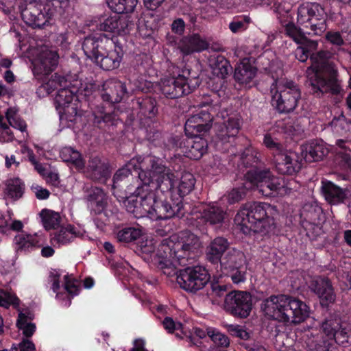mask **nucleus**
<instances>
[{
	"label": "nucleus",
	"instance_id": "nucleus-1",
	"mask_svg": "<svg viewBox=\"0 0 351 351\" xmlns=\"http://www.w3.org/2000/svg\"><path fill=\"white\" fill-rule=\"evenodd\" d=\"M176 182V176L161 158L154 156H139L133 158L117 171L112 189L139 197L142 195L141 188L150 186L162 193L169 192L173 197Z\"/></svg>",
	"mask_w": 351,
	"mask_h": 351
},
{
	"label": "nucleus",
	"instance_id": "nucleus-2",
	"mask_svg": "<svg viewBox=\"0 0 351 351\" xmlns=\"http://www.w3.org/2000/svg\"><path fill=\"white\" fill-rule=\"evenodd\" d=\"M308 49L312 62L307 69L306 74L312 90L315 93H325L330 92L337 94L341 91V86L337 79V70L332 60L331 53L328 51H319L314 53L317 49V43L308 40L304 37L302 43Z\"/></svg>",
	"mask_w": 351,
	"mask_h": 351
},
{
	"label": "nucleus",
	"instance_id": "nucleus-3",
	"mask_svg": "<svg viewBox=\"0 0 351 351\" xmlns=\"http://www.w3.org/2000/svg\"><path fill=\"white\" fill-rule=\"evenodd\" d=\"M200 247L199 239L191 232H182L179 237L172 235L158 245L157 255L161 258L159 265L164 274H175L177 265H185Z\"/></svg>",
	"mask_w": 351,
	"mask_h": 351
},
{
	"label": "nucleus",
	"instance_id": "nucleus-4",
	"mask_svg": "<svg viewBox=\"0 0 351 351\" xmlns=\"http://www.w3.org/2000/svg\"><path fill=\"white\" fill-rule=\"evenodd\" d=\"M278 215L276 206L267 203L255 202L241 208L235 216L234 222L245 234L253 231L267 235L274 232V219Z\"/></svg>",
	"mask_w": 351,
	"mask_h": 351
},
{
	"label": "nucleus",
	"instance_id": "nucleus-5",
	"mask_svg": "<svg viewBox=\"0 0 351 351\" xmlns=\"http://www.w3.org/2000/svg\"><path fill=\"white\" fill-rule=\"evenodd\" d=\"M126 208L127 210L136 218L147 217L152 220H158L184 215L180 198H176L171 204L163 200L156 199L153 193H147L145 195L136 197L135 200L128 201Z\"/></svg>",
	"mask_w": 351,
	"mask_h": 351
},
{
	"label": "nucleus",
	"instance_id": "nucleus-6",
	"mask_svg": "<svg viewBox=\"0 0 351 351\" xmlns=\"http://www.w3.org/2000/svg\"><path fill=\"white\" fill-rule=\"evenodd\" d=\"M82 49L88 58L99 64L104 70H113L120 65L122 58L120 49L112 38L104 34L85 38Z\"/></svg>",
	"mask_w": 351,
	"mask_h": 351
},
{
	"label": "nucleus",
	"instance_id": "nucleus-7",
	"mask_svg": "<svg viewBox=\"0 0 351 351\" xmlns=\"http://www.w3.org/2000/svg\"><path fill=\"white\" fill-rule=\"evenodd\" d=\"M212 121L213 116L206 110H202L186 120L184 125L185 133L189 136L184 142V154L186 157L198 160L206 153L207 141L198 134L210 130Z\"/></svg>",
	"mask_w": 351,
	"mask_h": 351
},
{
	"label": "nucleus",
	"instance_id": "nucleus-8",
	"mask_svg": "<svg viewBox=\"0 0 351 351\" xmlns=\"http://www.w3.org/2000/svg\"><path fill=\"white\" fill-rule=\"evenodd\" d=\"M245 187L256 188L265 196L274 194L283 195L297 189V183L294 180L285 183L281 178L274 176L269 169H250L245 173Z\"/></svg>",
	"mask_w": 351,
	"mask_h": 351
},
{
	"label": "nucleus",
	"instance_id": "nucleus-9",
	"mask_svg": "<svg viewBox=\"0 0 351 351\" xmlns=\"http://www.w3.org/2000/svg\"><path fill=\"white\" fill-rule=\"evenodd\" d=\"M68 5L69 0H32L22 11V18L28 25L40 27L49 21L55 12L63 14Z\"/></svg>",
	"mask_w": 351,
	"mask_h": 351
},
{
	"label": "nucleus",
	"instance_id": "nucleus-10",
	"mask_svg": "<svg viewBox=\"0 0 351 351\" xmlns=\"http://www.w3.org/2000/svg\"><path fill=\"white\" fill-rule=\"evenodd\" d=\"M322 330L328 339L322 340L318 334H306L305 343L308 351H333L330 345L334 340L338 343L349 341L350 334L342 326L339 319H327L322 323Z\"/></svg>",
	"mask_w": 351,
	"mask_h": 351
},
{
	"label": "nucleus",
	"instance_id": "nucleus-11",
	"mask_svg": "<svg viewBox=\"0 0 351 351\" xmlns=\"http://www.w3.org/2000/svg\"><path fill=\"white\" fill-rule=\"evenodd\" d=\"M326 14L316 3H305L298 8L297 23L306 34L321 35L326 29Z\"/></svg>",
	"mask_w": 351,
	"mask_h": 351
},
{
	"label": "nucleus",
	"instance_id": "nucleus-12",
	"mask_svg": "<svg viewBox=\"0 0 351 351\" xmlns=\"http://www.w3.org/2000/svg\"><path fill=\"white\" fill-rule=\"evenodd\" d=\"M301 98L298 86L291 80L276 82V90L272 95L271 104L279 112L286 113L293 110Z\"/></svg>",
	"mask_w": 351,
	"mask_h": 351
},
{
	"label": "nucleus",
	"instance_id": "nucleus-13",
	"mask_svg": "<svg viewBox=\"0 0 351 351\" xmlns=\"http://www.w3.org/2000/svg\"><path fill=\"white\" fill-rule=\"evenodd\" d=\"M189 72L182 71L177 76L167 77L161 80L160 87L162 94L170 99H176L191 93L199 85V80L189 77Z\"/></svg>",
	"mask_w": 351,
	"mask_h": 351
},
{
	"label": "nucleus",
	"instance_id": "nucleus-14",
	"mask_svg": "<svg viewBox=\"0 0 351 351\" xmlns=\"http://www.w3.org/2000/svg\"><path fill=\"white\" fill-rule=\"evenodd\" d=\"M176 280L182 289L195 293L206 286L210 280V275L204 267H189L180 270Z\"/></svg>",
	"mask_w": 351,
	"mask_h": 351
},
{
	"label": "nucleus",
	"instance_id": "nucleus-15",
	"mask_svg": "<svg viewBox=\"0 0 351 351\" xmlns=\"http://www.w3.org/2000/svg\"><path fill=\"white\" fill-rule=\"evenodd\" d=\"M252 305L251 295L243 291L230 293L225 299L226 309L240 317H246L250 315Z\"/></svg>",
	"mask_w": 351,
	"mask_h": 351
},
{
	"label": "nucleus",
	"instance_id": "nucleus-16",
	"mask_svg": "<svg viewBox=\"0 0 351 351\" xmlns=\"http://www.w3.org/2000/svg\"><path fill=\"white\" fill-rule=\"evenodd\" d=\"M334 133L344 136V138H339L335 143L336 158L345 152H351V121L344 117L335 119L331 122Z\"/></svg>",
	"mask_w": 351,
	"mask_h": 351
},
{
	"label": "nucleus",
	"instance_id": "nucleus-17",
	"mask_svg": "<svg viewBox=\"0 0 351 351\" xmlns=\"http://www.w3.org/2000/svg\"><path fill=\"white\" fill-rule=\"evenodd\" d=\"M94 85L92 84H82L80 81L75 80L71 82L69 87L60 88L55 97V104L56 108H60L70 104L77 99L76 94L80 93L85 95L91 93Z\"/></svg>",
	"mask_w": 351,
	"mask_h": 351
},
{
	"label": "nucleus",
	"instance_id": "nucleus-18",
	"mask_svg": "<svg viewBox=\"0 0 351 351\" xmlns=\"http://www.w3.org/2000/svg\"><path fill=\"white\" fill-rule=\"evenodd\" d=\"M302 159L294 152L283 150L274 153V162L277 171L282 174L293 175L298 172L302 167Z\"/></svg>",
	"mask_w": 351,
	"mask_h": 351
},
{
	"label": "nucleus",
	"instance_id": "nucleus-19",
	"mask_svg": "<svg viewBox=\"0 0 351 351\" xmlns=\"http://www.w3.org/2000/svg\"><path fill=\"white\" fill-rule=\"evenodd\" d=\"M130 25L128 16L119 15L117 13L100 17L97 27L100 31L120 35L127 34Z\"/></svg>",
	"mask_w": 351,
	"mask_h": 351
},
{
	"label": "nucleus",
	"instance_id": "nucleus-20",
	"mask_svg": "<svg viewBox=\"0 0 351 351\" xmlns=\"http://www.w3.org/2000/svg\"><path fill=\"white\" fill-rule=\"evenodd\" d=\"M287 298L284 295L270 296L263 301L261 310L269 318L284 322Z\"/></svg>",
	"mask_w": 351,
	"mask_h": 351
},
{
	"label": "nucleus",
	"instance_id": "nucleus-21",
	"mask_svg": "<svg viewBox=\"0 0 351 351\" xmlns=\"http://www.w3.org/2000/svg\"><path fill=\"white\" fill-rule=\"evenodd\" d=\"M224 112H220L218 117L223 120V123L219 124L217 130L218 138L223 142H229L230 138H234L239 133L241 128L240 117L237 114H224Z\"/></svg>",
	"mask_w": 351,
	"mask_h": 351
},
{
	"label": "nucleus",
	"instance_id": "nucleus-22",
	"mask_svg": "<svg viewBox=\"0 0 351 351\" xmlns=\"http://www.w3.org/2000/svg\"><path fill=\"white\" fill-rule=\"evenodd\" d=\"M59 56L54 50L45 49L33 61V73L35 75H47L58 65Z\"/></svg>",
	"mask_w": 351,
	"mask_h": 351
},
{
	"label": "nucleus",
	"instance_id": "nucleus-23",
	"mask_svg": "<svg viewBox=\"0 0 351 351\" xmlns=\"http://www.w3.org/2000/svg\"><path fill=\"white\" fill-rule=\"evenodd\" d=\"M309 315V308L302 301L295 298H287L284 322L300 323Z\"/></svg>",
	"mask_w": 351,
	"mask_h": 351
},
{
	"label": "nucleus",
	"instance_id": "nucleus-24",
	"mask_svg": "<svg viewBox=\"0 0 351 351\" xmlns=\"http://www.w3.org/2000/svg\"><path fill=\"white\" fill-rule=\"evenodd\" d=\"M309 287L318 296L322 306H328L335 302L336 295L328 279L322 277L315 278Z\"/></svg>",
	"mask_w": 351,
	"mask_h": 351
},
{
	"label": "nucleus",
	"instance_id": "nucleus-25",
	"mask_svg": "<svg viewBox=\"0 0 351 351\" xmlns=\"http://www.w3.org/2000/svg\"><path fill=\"white\" fill-rule=\"evenodd\" d=\"M165 0H143L144 5L150 10L157 9ZM108 7L117 14L132 12L136 0H106Z\"/></svg>",
	"mask_w": 351,
	"mask_h": 351
},
{
	"label": "nucleus",
	"instance_id": "nucleus-26",
	"mask_svg": "<svg viewBox=\"0 0 351 351\" xmlns=\"http://www.w3.org/2000/svg\"><path fill=\"white\" fill-rule=\"evenodd\" d=\"M103 91L101 94L103 100L112 103L121 101L127 93L125 84L115 80L106 81L104 84Z\"/></svg>",
	"mask_w": 351,
	"mask_h": 351
},
{
	"label": "nucleus",
	"instance_id": "nucleus-27",
	"mask_svg": "<svg viewBox=\"0 0 351 351\" xmlns=\"http://www.w3.org/2000/svg\"><path fill=\"white\" fill-rule=\"evenodd\" d=\"M219 263L221 268L228 274L235 269H241L246 263V258L243 252L232 248L228 251Z\"/></svg>",
	"mask_w": 351,
	"mask_h": 351
},
{
	"label": "nucleus",
	"instance_id": "nucleus-28",
	"mask_svg": "<svg viewBox=\"0 0 351 351\" xmlns=\"http://www.w3.org/2000/svg\"><path fill=\"white\" fill-rule=\"evenodd\" d=\"M229 242L221 237L215 238L206 247V256L208 261L212 263H220L222 255L228 249Z\"/></svg>",
	"mask_w": 351,
	"mask_h": 351
},
{
	"label": "nucleus",
	"instance_id": "nucleus-29",
	"mask_svg": "<svg viewBox=\"0 0 351 351\" xmlns=\"http://www.w3.org/2000/svg\"><path fill=\"white\" fill-rule=\"evenodd\" d=\"M208 47V43L198 34L184 37L178 43V48L184 55L199 52L206 49Z\"/></svg>",
	"mask_w": 351,
	"mask_h": 351
},
{
	"label": "nucleus",
	"instance_id": "nucleus-30",
	"mask_svg": "<svg viewBox=\"0 0 351 351\" xmlns=\"http://www.w3.org/2000/svg\"><path fill=\"white\" fill-rule=\"evenodd\" d=\"M86 174L92 180L104 182L110 175L108 164L98 157L91 158L86 167Z\"/></svg>",
	"mask_w": 351,
	"mask_h": 351
},
{
	"label": "nucleus",
	"instance_id": "nucleus-31",
	"mask_svg": "<svg viewBox=\"0 0 351 351\" xmlns=\"http://www.w3.org/2000/svg\"><path fill=\"white\" fill-rule=\"evenodd\" d=\"M328 152L322 142H312L302 147L301 154L306 162H312L322 160Z\"/></svg>",
	"mask_w": 351,
	"mask_h": 351
},
{
	"label": "nucleus",
	"instance_id": "nucleus-32",
	"mask_svg": "<svg viewBox=\"0 0 351 351\" xmlns=\"http://www.w3.org/2000/svg\"><path fill=\"white\" fill-rule=\"evenodd\" d=\"M322 192L327 202L332 204H338L346 199V191L332 182H323Z\"/></svg>",
	"mask_w": 351,
	"mask_h": 351
},
{
	"label": "nucleus",
	"instance_id": "nucleus-33",
	"mask_svg": "<svg viewBox=\"0 0 351 351\" xmlns=\"http://www.w3.org/2000/svg\"><path fill=\"white\" fill-rule=\"evenodd\" d=\"M83 235V231L72 225H68L65 227H62L54 234L52 241L58 244L66 245L72 242L74 239L82 237Z\"/></svg>",
	"mask_w": 351,
	"mask_h": 351
},
{
	"label": "nucleus",
	"instance_id": "nucleus-34",
	"mask_svg": "<svg viewBox=\"0 0 351 351\" xmlns=\"http://www.w3.org/2000/svg\"><path fill=\"white\" fill-rule=\"evenodd\" d=\"M41 238L37 235L21 232L15 236L14 242L17 250H27L40 246Z\"/></svg>",
	"mask_w": 351,
	"mask_h": 351
},
{
	"label": "nucleus",
	"instance_id": "nucleus-35",
	"mask_svg": "<svg viewBox=\"0 0 351 351\" xmlns=\"http://www.w3.org/2000/svg\"><path fill=\"white\" fill-rule=\"evenodd\" d=\"M255 75V68L246 60L241 62L234 71V78L241 84L249 83Z\"/></svg>",
	"mask_w": 351,
	"mask_h": 351
},
{
	"label": "nucleus",
	"instance_id": "nucleus-36",
	"mask_svg": "<svg viewBox=\"0 0 351 351\" xmlns=\"http://www.w3.org/2000/svg\"><path fill=\"white\" fill-rule=\"evenodd\" d=\"M81 104L78 99L66 104L60 108H56L62 119H65L68 121L74 122L78 117L82 115L80 110Z\"/></svg>",
	"mask_w": 351,
	"mask_h": 351
},
{
	"label": "nucleus",
	"instance_id": "nucleus-37",
	"mask_svg": "<svg viewBox=\"0 0 351 351\" xmlns=\"http://www.w3.org/2000/svg\"><path fill=\"white\" fill-rule=\"evenodd\" d=\"M32 319L33 315L28 311L19 313L16 326L26 337H31L35 332L36 326L32 323Z\"/></svg>",
	"mask_w": 351,
	"mask_h": 351
},
{
	"label": "nucleus",
	"instance_id": "nucleus-38",
	"mask_svg": "<svg viewBox=\"0 0 351 351\" xmlns=\"http://www.w3.org/2000/svg\"><path fill=\"white\" fill-rule=\"evenodd\" d=\"M225 212L216 205L206 206L202 213V217L210 224L221 223L224 219Z\"/></svg>",
	"mask_w": 351,
	"mask_h": 351
},
{
	"label": "nucleus",
	"instance_id": "nucleus-39",
	"mask_svg": "<svg viewBox=\"0 0 351 351\" xmlns=\"http://www.w3.org/2000/svg\"><path fill=\"white\" fill-rule=\"evenodd\" d=\"M70 84H71L70 79L69 80L64 76L55 73L51 75L49 81L43 85L42 87L46 90L48 94H49L54 90H58L60 88H62L64 87H69Z\"/></svg>",
	"mask_w": 351,
	"mask_h": 351
},
{
	"label": "nucleus",
	"instance_id": "nucleus-40",
	"mask_svg": "<svg viewBox=\"0 0 351 351\" xmlns=\"http://www.w3.org/2000/svg\"><path fill=\"white\" fill-rule=\"evenodd\" d=\"M40 217L44 228L46 230L54 229L59 226L61 220L58 213L49 209H43L40 213Z\"/></svg>",
	"mask_w": 351,
	"mask_h": 351
},
{
	"label": "nucleus",
	"instance_id": "nucleus-41",
	"mask_svg": "<svg viewBox=\"0 0 351 351\" xmlns=\"http://www.w3.org/2000/svg\"><path fill=\"white\" fill-rule=\"evenodd\" d=\"M24 184L19 178L10 179L7 181L5 194L8 197L17 199L22 197Z\"/></svg>",
	"mask_w": 351,
	"mask_h": 351
},
{
	"label": "nucleus",
	"instance_id": "nucleus-42",
	"mask_svg": "<svg viewBox=\"0 0 351 351\" xmlns=\"http://www.w3.org/2000/svg\"><path fill=\"white\" fill-rule=\"evenodd\" d=\"M195 183V178L191 173L186 172L182 174L178 186V197H177L181 199V204H182L183 196L193 190Z\"/></svg>",
	"mask_w": 351,
	"mask_h": 351
},
{
	"label": "nucleus",
	"instance_id": "nucleus-43",
	"mask_svg": "<svg viewBox=\"0 0 351 351\" xmlns=\"http://www.w3.org/2000/svg\"><path fill=\"white\" fill-rule=\"evenodd\" d=\"M88 200L97 208L98 212H101L105 208L107 204V197L103 190L98 187L91 188L89 195Z\"/></svg>",
	"mask_w": 351,
	"mask_h": 351
},
{
	"label": "nucleus",
	"instance_id": "nucleus-44",
	"mask_svg": "<svg viewBox=\"0 0 351 351\" xmlns=\"http://www.w3.org/2000/svg\"><path fill=\"white\" fill-rule=\"evenodd\" d=\"M60 157L64 161L73 163L78 169H82L84 167L80 154L72 147H66L62 149Z\"/></svg>",
	"mask_w": 351,
	"mask_h": 351
},
{
	"label": "nucleus",
	"instance_id": "nucleus-45",
	"mask_svg": "<svg viewBox=\"0 0 351 351\" xmlns=\"http://www.w3.org/2000/svg\"><path fill=\"white\" fill-rule=\"evenodd\" d=\"M210 65L213 75L219 78L223 79L228 75L230 65L227 60L223 56H217Z\"/></svg>",
	"mask_w": 351,
	"mask_h": 351
},
{
	"label": "nucleus",
	"instance_id": "nucleus-46",
	"mask_svg": "<svg viewBox=\"0 0 351 351\" xmlns=\"http://www.w3.org/2000/svg\"><path fill=\"white\" fill-rule=\"evenodd\" d=\"M142 230L138 228L128 227L117 232V239L120 242L129 243L139 238Z\"/></svg>",
	"mask_w": 351,
	"mask_h": 351
},
{
	"label": "nucleus",
	"instance_id": "nucleus-47",
	"mask_svg": "<svg viewBox=\"0 0 351 351\" xmlns=\"http://www.w3.org/2000/svg\"><path fill=\"white\" fill-rule=\"evenodd\" d=\"M5 117L9 124L21 132L26 130L25 122L22 120L17 114V110L14 108H10L5 112Z\"/></svg>",
	"mask_w": 351,
	"mask_h": 351
},
{
	"label": "nucleus",
	"instance_id": "nucleus-48",
	"mask_svg": "<svg viewBox=\"0 0 351 351\" xmlns=\"http://www.w3.org/2000/svg\"><path fill=\"white\" fill-rule=\"evenodd\" d=\"M251 22V19L248 16H242L234 18L229 24V29L234 33H239L245 31Z\"/></svg>",
	"mask_w": 351,
	"mask_h": 351
},
{
	"label": "nucleus",
	"instance_id": "nucleus-49",
	"mask_svg": "<svg viewBox=\"0 0 351 351\" xmlns=\"http://www.w3.org/2000/svg\"><path fill=\"white\" fill-rule=\"evenodd\" d=\"M208 336L218 346L227 347L230 344L228 337L214 328H207Z\"/></svg>",
	"mask_w": 351,
	"mask_h": 351
},
{
	"label": "nucleus",
	"instance_id": "nucleus-50",
	"mask_svg": "<svg viewBox=\"0 0 351 351\" xmlns=\"http://www.w3.org/2000/svg\"><path fill=\"white\" fill-rule=\"evenodd\" d=\"M140 112L145 117L152 119L155 117L157 109L156 108L154 100L150 98H146L143 99L141 102H139Z\"/></svg>",
	"mask_w": 351,
	"mask_h": 351
},
{
	"label": "nucleus",
	"instance_id": "nucleus-51",
	"mask_svg": "<svg viewBox=\"0 0 351 351\" xmlns=\"http://www.w3.org/2000/svg\"><path fill=\"white\" fill-rule=\"evenodd\" d=\"M226 328L232 337L242 340H248L250 338V333L245 329V326L238 324H228L226 325Z\"/></svg>",
	"mask_w": 351,
	"mask_h": 351
},
{
	"label": "nucleus",
	"instance_id": "nucleus-52",
	"mask_svg": "<svg viewBox=\"0 0 351 351\" xmlns=\"http://www.w3.org/2000/svg\"><path fill=\"white\" fill-rule=\"evenodd\" d=\"M287 34L290 36L295 43H300L304 40V34L306 33L302 29H298L293 23H289L285 27Z\"/></svg>",
	"mask_w": 351,
	"mask_h": 351
},
{
	"label": "nucleus",
	"instance_id": "nucleus-53",
	"mask_svg": "<svg viewBox=\"0 0 351 351\" xmlns=\"http://www.w3.org/2000/svg\"><path fill=\"white\" fill-rule=\"evenodd\" d=\"M93 116L95 117L94 121L96 123H101V122L110 123L114 120V115H112L109 113H106L104 112L103 107H97L93 110Z\"/></svg>",
	"mask_w": 351,
	"mask_h": 351
},
{
	"label": "nucleus",
	"instance_id": "nucleus-54",
	"mask_svg": "<svg viewBox=\"0 0 351 351\" xmlns=\"http://www.w3.org/2000/svg\"><path fill=\"white\" fill-rule=\"evenodd\" d=\"M60 275L57 271L53 270L50 271L48 277V282L49 284H51V288L53 290V291L54 293H56V298L58 299H60L62 297V294L58 291L60 288Z\"/></svg>",
	"mask_w": 351,
	"mask_h": 351
},
{
	"label": "nucleus",
	"instance_id": "nucleus-55",
	"mask_svg": "<svg viewBox=\"0 0 351 351\" xmlns=\"http://www.w3.org/2000/svg\"><path fill=\"white\" fill-rule=\"evenodd\" d=\"M162 324L166 330L169 332H176V336L180 337L178 331L182 332V324L180 322H175L172 318L167 317L162 322Z\"/></svg>",
	"mask_w": 351,
	"mask_h": 351
},
{
	"label": "nucleus",
	"instance_id": "nucleus-56",
	"mask_svg": "<svg viewBox=\"0 0 351 351\" xmlns=\"http://www.w3.org/2000/svg\"><path fill=\"white\" fill-rule=\"evenodd\" d=\"M263 143L267 148L273 151L274 156V153H280L284 150L282 145L277 141L274 139L269 134L265 135Z\"/></svg>",
	"mask_w": 351,
	"mask_h": 351
},
{
	"label": "nucleus",
	"instance_id": "nucleus-57",
	"mask_svg": "<svg viewBox=\"0 0 351 351\" xmlns=\"http://www.w3.org/2000/svg\"><path fill=\"white\" fill-rule=\"evenodd\" d=\"M245 196V191L243 189H233L224 197L229 204L239 202Z\"/></svg>",
	"mask_w": 351,
	"mask_h": 351
},
{
	"label": "nucleus",
	"instance_id": "nucleus-58",
	"mask_svg": "<svg viewBox=\"0 0 351 351\" xmlns=\"http://www.w3.org/2000/svg\"><path fill=\"white\" fill-rule=\"evenodd\" d=\"M64 289L68 292L69 294L73 295H77L78 292L77 281L70 276H65Z\"/></svg>",
	"mask_w": 351,
	"mask_h": 351
},
{
	"label": "nucleus",
	"instance_id": "nucleus-59",
	"mask_svg": "<svg viewBox=\"0 0 351 351\" xmlns=\"http://www.w3.org/2000/svg\"><path fill=\"white\" fill-rule=\"evenodd\" d=\"M34 344L29 339H23L19 344L12 346L10 351H34Z\"/></svg>",
	"mask_w": 351,
	"mask_h": 351
},
{
	"label": "nucleus",
	"instance_id": "nucleus-60",
	"mask_svg": "<svg viewBox=\"0 0 351 351\" xmlns=\"http://www.w3.org/2000/svg\"><path fill=\"white\" fill-rule=\"evenodd\" d=\"M10 304L18 305L19 299L16 297L10 295H0V306L8 308Z\"/></svg>",
	"mask_w": 351,
	"mask_h": 351
},
{
	"label": "nucleus",
	"instance_id": "nucleus-61",
	"mask_svg": "<svg viewBox=\"0 0 351 351\" xmlns=\"http://www.w3.org/2000/svg\"><path fill=\"white\" fill-rule=\"evenodd\" d=\"M32 189L38 199H46L49 197V191L38 185H33Z\"/></svg>",
	"mask_w": 351,
	"mask_h": 351
},
{
	"label": "nucleus",
	"instance_id": "nucleus-62",
	"mask_svg": "<svg viewBox=\"0 0 351 351\" xmlns=\"http://www.w3.org/2000/svg\"><path fill=\"white\" fill-rule=\"evenodd\" d=\"M327 40L333 45L338 46L343 43V38L339 32H328L326 34Z\"/></svg>",
	"mask_w": 351,
	"mask_h": 351
},
{
	"label": "nucleus",
	"instance_id": "nucleus-63",
	"mask_svg": "<svg viewBox=\"0 0 351 351\" xmlns=\"http://www.w3.org/2000/svg\"><path fill=\"white\" fill-rule=\"evenodd\" d=\"M308 49L306 47L299 46L295 51V58L300 62H305L310 56L308 53Z\"/></svg>",
	"mask_w": 351,
	"mask_h": 351
},
{
	"label": "nucleus",
	"instance_id": "nucleus-64",
	"mask_svg": "<svg viewBox=\"0 0 351 351\" xmlns=\"http://www.w3.org/2000/svg\"><path fill=\"white\" fill-rule=\"evenodd\" d=\"M231 279L235 284L243 282L245 280V273L240 269H235L234 271H232Z\"/></svg>",
	"mask_w": 351,
	"mask_h": 351
}]
</instances>
